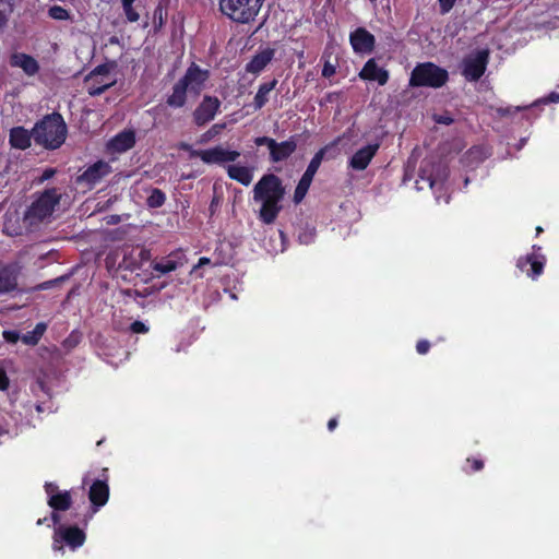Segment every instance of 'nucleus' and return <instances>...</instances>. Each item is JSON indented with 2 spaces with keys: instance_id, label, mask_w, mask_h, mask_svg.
Instances as JSON below:
<instances>
[{
  "instance_id": "obj_1",
  "label": "nucleus",
  "mask_w": 559,
  "mask_h": 559,
  "mask_svg": "<svg viewBox=\"0 0 559 559\" xmlns=\"http://www.w3.org/2000/svg\"><path fill=\"white\" fill-rule=\"evenodd\" d=\"M252 193L254 202L261 203L259 219L265 225L273 224L283 210L286 194L282 179L274 174H265L254 185Z\"/></svg>"
},
{
  "instance_id": "obj_2",
  "label": "nucleus",
  "mask_w": 559,
  "mask_h": 559,
  "mask_svg": "<svg viewBox=\"0 0 559 559\" xmlns=\"http://www.w3.org/2000/svg\"><path fill=\"white\" fill-rule=\"evenodd\" d=\"M210 79V71L192 62L185 74L173 85L166 104L171 108H182L188 100V94L199 96Z\"/></svg>"
},
{
  "instance_id": "obj_3",
  "label": "nucleus",
  "mask_w": 559,
  "mask_h": 559,
  "mask_svg": "<svg viewBox=\"0 0 559 559\" xmlns=\"http://www.w3.org/2000/svg\"><path fill=\"white\" fill-rule=\"evenodd\" d=\"M67 134V124L59 112L44 116L33 128L35 143L47 150L59 148L64 143Z\"/></svg>"
},
{
  "instance_id": "obj_4",
  "label": "nucleus",
  "mask_w": 559,
  "mask_h": 559,
  "mask_svg": "<svg viewBox=\"0 0 559 559\" xmlns=\"http://www.w3.org/2000/svg\"><path fill=\"white\" fill-rule=\"evenodd\" d=\"M70 515L78 519L75 524L59 525L53 530L51 547L56 552H63L64 546H68L71 550H75L82 547L86 540V533L83 527L87 526L92 515H81L76 509H73Z\"/></svg>"
},
{
  "instance_id": "obj_5",
  "label": "nucleus",
  "mask_w": 559,
  "mask_h": 559,
  "mask_svg": "<svg viewBox=\"0 0 559 559\" xmlns=\"http://www.w3.org/2000/svg\"><path fill=\"white\" fill-rule=\"evenodd\" d=\"M448 177L449 168L441 160L425 158L419 167L416 187L418 190H423L424 186L421 183H426L429 189L437 193L442 191Z\"/></svg>"
},
{
  "instance_id": "obj_6",
  "label": "nucleus",
  "mask_w": 559,
  "mask_h": 559,
  "mask_svg": "<svg viewBox=\"0 0 559 559\" xmlns=\"http://www.w3.org/2000/svg\"><path fill=\"white\" fill-rule=\"evenodd\" d=\"M449 80L445 69L433 62L418 63L412 71L409 85L413 87H442Z\"/></svg>"
},
{
  "instance_id": "obj_7",
  "label": "nucleus",
  "mask_w": 559,
  "mask_h": 559,
  "mask_svg": "<svg viewBox=\"0 0 559 559\" xmlns=\"http://www.w3.org/2000/svg\"><path fill=\"white\" fill-rule=\"evenodd\" d=\"M263 0H219L221 12L237 23H249L258 15Z\"/></svg>"
},
{
  "instance_id": "obj_8",
  "label": "nucleus",
  "mask_w": 559,
  "mask_h": 559,
  "mask_svg": "<svg viewBox=\"0 0 559 559\" xmlns=\"http://www.w3.org/2000/svg\"><path fill=\"white\" fill-rule=\"evenodd\" d=\"M60 199L61 195L56 188L46 189L32 202L25 213V219L31 224L44 221L52 214Z\"/></svg>"
},
{
  "instance_id": "obj_9",
  "label": "nucleus",
  "mask_w": 559,
  "mask_h": 559,
  "mask_svg": "<svg viewBox=\"0 0 559 559\" xmlns=\"http://www.w3.org/2000/svg\"><path fill=\"white\" fill-rule=\"evenodd\" d=\"M258 146H267L270 156L269 160L273 164L281 163L289 158L297 150V142L292 136L286 141L277 142L270 136H258L254 139Z\"/></svg>"
},
{
  "instance_id": "obj_10",
  "label": "nucleus",
  "mask_w": 559,
  "mask_h": 559,
  "mask_svg": "<svg viewBox=\"0 0 559 559\" xmlns=\"http://www.w3.org/2000/svg\"><path fill=\"white\" fill-rule=\"evenodd\" d=\"M326 150H328V146H324V147L320 148L313 155L306 171L301 176V178L295 189V192H294V202L296 204L300 203L304 200V198L306 197V194L311 186V182L313 180V177L317 174V171L324 158Z\"/></svg>"
},
{
  "instance_id": "obj_11",
  "label": "nucleus",
  "mask_w": 559,
  "mask_h": 559,
  "mask_svg": "<svg viewBox=\"0 0 559 559\" xmlns=\"http://www.w3.org/2000/svg\"><path fill=\"white\" fill-rule=\"evenodd\" d=\"M222 102L218 97L204 95L202 100L192 111L193 123L201 128L211 122L221 111Z\"/></svg>"
},
{
  "instance_id": "obj_12",
  "label": "nucleus",
  "mask_w": 559,
  "mask_h": 559,
  "mask_svg": "<svg viewBox=\"0 0 559 559\" xmlns=\"http://www.w3.org/2000/svg\"><path fill=\"white\" fill-rule=\"evenodd\" d=\"M540 251V246L533 245L532 252L520 257L516 261V266L520 271L526 273L532 280H536L544 272L547 259Z\"/></svg>"
},
{
  "instance_id": "obj_13",
  "label": "nucleus",
  "mask_w": 559,
  "mask_h": 559,
  "mask_svg": "<svg viewBox=\"0 0 559 559\" xmlns=\"http://www.w3.org/2000/svg\"><path fill=\"white\" fill-rule=\"evenodd\" d=\"M489 59L487 49L478 50L463 60L462 74L469 82L478 81L485 73Z\"/></svg>"
},
{
  "instance_id": "obj_14",
  "label": "nucleus",
  "mask_w": 559,
  "mask_h": 559,
  "mask_svg": "<svg viewBox=\"0 0 559 559\" xmlns=\"http://www.w3.org/2000/svg\"><path fill=\"white\" fill-rule=\"evenodd\" d=\"M191 156L199 157L204 164L207 165H223L238 159L240 153L235 150H227L221 145L207 150L194 151Z\"/></svg>"
},
{
  "instance_id": "obj_15",
  "label": "nucleus",
  "mask_w": 559,
  "mask_h": 559,
  "mask_svg": "<svg viewBox=\"0 0 559 559\" xmlns=\"http://www.w3.org/2000/svg\"><path fill=\"white\" fill-rule=\"evenodd\" d=\"M112 173L110 164L99 159L90 165L81 175L76 177V183L84 185L88 189H93L105 177Z\"/></svg>"
},
{
  "instance_id": "obj_16",
  "label": "nucleus",
  "mask_w": 559,
  "mask_h": 559,
  "mask_svg": "<svg viewBox=\"0 0 559 559\" xmlns=\"http://www.w3.org/2000/svg\"><path fill=\"white\" fill-rule=\"evenodd\" d=\"M188 262L186 253L182 250H175L158 261H153L151 266L154 272L167 274L182 267Z\"/></svg>"
},
{
  "instance_id": "obj_17",
  "label": "nucleus",
  "mask_w": 559,
  "mask_h": 559,
  "mask_svg": "<svg viewBox=\"0 0 559 559\" xmlns=\"http://www.w3.org/2000/svg\"><path fill=\"white\" fill-rule=\"evenodd\" d=\"M349 43L355 52L370 53L376 46L374 36L364 27H358L349 35Z\"/></svg>"
},
{
  "instance_id": "obj_18",
  "label": "nucleus",
  "mask_w": 559,
  "mask_h": 559,
  "mask_svg": "<svg viewBox=\"0 0 559 559\" xmlns=\"http://www.w3.org/2000/svg\"><path fill=\"white\" fill-rule=\"evenodd\" d=\"M380 145L378 143L368 144L353 154L348 160V166L354 170H365L372 158L376 156Z\"/></svg>"
},
{
  "instance_id": "obj_19",
  "label": "nucleus",
  "mask_w": 559,
  "mask_h": 559,
  "mask_svg": "<svg viewBox=\"0 0 559 559\" xmlns=\"http://www.w3.org/2000/svg\"><path fill=\"white\" fill-rule=\"evenodd\" d=\"M358 75L361 80L377 82L381 86L385 85L390 78L389 71L380 68L373 58L364 64Z\"/></svg>"
},
{
  "instance_id": "obj_20",
  "label": "nucleus",
  "mask_w": 559,
  "mask_h": 559,
  "mask_svg": "<svg viewBox=\"0 0 559 559\" xmlns=\"http://www.w3.org/2000/svg\"><path fill=\"white\" fill-rule=\"evenodd\" d=\"M88 499L94 508L93 512H96L107 503L109 499V486L106 479H97L91 485Z\"/></svg>"
},
{
  "instance_id": "obj_21",
  "label": "nucleus",
  "mask_w": 559,
  "mask_h": 559,
  "mask_svg": "<svg viewBox=\"0 0 559 559\" xmlns=\"http://www.w3.org/2000/svg\"><path fill=\"white\" fill-rule=\"evenodd\" d=\"M275 49L265 48L259 52H257L251 60L246 64V71L248 73L258 75L260 74L266 66L274 59Z\"/></svg>"
},
{
  "instance_id": "obj_22",
  "label": "nucleus",
  "mask_w": 559,
  "mask_h": 559,
  "mask_svg": "<svg viewBox=\"0 0 559 559\" xmlns=\"http://www.w3.org/2000/svg\"><path fill=\"white\" fill-rule=\"evenodd\" d=\"M10 64L15 68H21L28 76H33L39 71V63L37 60L33 56L24 52L12 53Z\"/></svg>"
},
{
  "instance_id": "obj_23",
  "label": "nucleus",
  "mask_w": 559,
  "mask_h": 559,
  "mask_svg": "<svg viewBox=\"0 0 559 559\" xmlns=\"http://www.w3.org/2000/svg\"><path fill=\"white\" fill-rule=\"evenodd\" d=\"M135 145V132L133 130H123L116 134L109 141V147L114 152L123 153Z\"/></svg>"
},
{
  "instance_id": "obj_24",
  "label": "nucleus",
  "mask_w": 559,
  "mask_h": 559,
  "mask_svg": "<svg viewBox=\"0 0 559 559\" xmlns=\"http://www.w3.org/2000/svg\"><path fill=\"white\" fill-rule=\"evenodd\" d=\"M33 130L28 131L24 127H14L10 130V145L17 150H26L31 146Z\"/></svg>"
},
{
  "instance_id": "obj_25",
  "label": "nucleus",
  "mask_w": 559,
  "mask_h": 559,
  "mask_svg": "<svg viewBox=\"0 0 559 559\" xmlns=\"http://www.w3.org/2000/svg\"><path fill=\"white\" fill-rule=\"evenodd\" d=\"M17 287V273L14 267L5 265L0 269V294L11 293Z\"/></svg>"
},
{
  "instance_id": "obj_26",
  "label": "nucleus",
  "mask_w": 559,
  "mask_h": 559,
  "mask_svg": "<svg viewBox=\"0 0 559 559\" xmlns=\"http://www.w3.org/2000/svg\"><path fill=\"white\" fill-rule=\"evenodd\" d=\"M227 175L243 186H249L253 178L252 169L240 165H228Z\"/></svg>"
},
{
  "instance_id": "obj_27",
  "label": "nucleus",
  "mask_w": 559,
  "mask_h": 559,
  "mask_svg": "<svg viewBox=\"0 0 559 559\" xmlns=\"http://www.w3.org/2000/svg\"><path fill=\"white\" fill-rule=\"evenodd\" d=\"M47 504L55 511H68L72 506V497L70 491L63 490L58 495H53L47 500Z\"/></svg>"
},
{
  "instance_id": "obj_28",
  "label": "nucleus",
  "mask_w": 559,
  "mask_h": 559,
  "mask_svg": "<svg viewBox=\"0 0 559 559\" xmlns=\"http://www.w3.org/2000/svg\"><path fill=\"white\" fill-rule=\"evenodd\" d=\"M277 83L278 81L276 79H273L272 81L263 83L259 86V90L253 99V105L255 109H261L265 106V104L269 102V93L276 87Z\"/></svg>"
},
{
  "instance_id": "obj_29",
  "label": "nucleus",
  "mask_w": 559,
  "mask_h": 559,
  "mask_svg": "<svg viewBox=\"0 0 559 559\" xmlns=\"http://www.w3.org/2000/svg\"><path fill=\"white\" fill-rule=\"evenodd\" d=\"M85 84L87 86L88 95L99 96L103 93H105L108 88L114 86L116 84V81L115 80L105 81L104 79L98 80V78H97L96 81H92V82L85 83Z\"/></svg>"
},
{
  "instance_id": "obj_30",
  "label": "nucleus",
  "mask_w": 559,
  "mask_h": 559,
  "mask_svg": "<svg viewBox=\"0 0 559 559\" xmlns=\"http://www.w3.org/2000/svg\"><path fill=\"white\" fill-rule=\"evenodd\" d=\"M136 0H121V5L126 19L130 23H135L140 20V13L138 12L139 4L134 5Z\"/></svg>"
},
{
  "instance_id": "obj_31",
  "label": "nucleus",
  "mask_w": 559,
  "mask_h": 559,
  "mask_svg": "<svg viewBox=\"0 0 559 559\" xmlns=\"http://www.w3.org/2000/svg\"><path fill=\"white\" fill-rule=\"evenodd\" d=\"M166 194L158 188L151 189V193L146 199V205L151 209H157L164 205Z\"/></svg>"
},
{
  "instance_id": "obj_32",
  "label": "nucleus",
  "mask_w": 559,
  "mask_h": 559,
  "mask_svg": "<svg viewBox=\"0 0 559 559\" xmlns=\"http://www.w3.org/2000/svg\"><path fill=\"white\" fill-rule=\"evenodd\" d=\"M114 68V64L111 63H102L95 67L86 76L84 82L90 83L92 81H96L98 76H106L109 74L111 69Z\"/></svg>"
},
{
  "instance_id": "obj_33",
  "label": "nucleus",
  "mask_w": 559,
  "mask_h": 559,
  "mask_svg": "<svg viewBox=\"0 0 559 559\" xmlns=\"http://www.w3.org/2000/svg\"><path fill=\"white\" fill-rule=\"evenodd\" d=\"M13 12V2L8 0L0 3V31H2L9 21L10 15Z\"/></svg>"
},
{
  "instance_id": "obj_34",
  "label": "nucleus",
  "mask_w": 559,
  "mask_h": 559,
  "mask_svg": "<svg viewBox=\"0 0 559 559\" xmlns=\"http://www.w3.org/2000/svg\"><path fill=\"white\" fill-rule=\"evenodd\" d=\"M48 13L50 17L58 21H66L70 17L69 11L61 5L51 7Z\"/></svg>"
},
{
  "instance_id": "obj_35",
  "label": "nucleus",
  "mask_w": 559,
  "mask_h": 559,
  "mask_svg": "<svg viewBox=\"0 0 559 559\" xmlns=\"http://www.w3.org/2000/svg\"><path fill=\"white\" fill-rule=\"evenodd\" d=\"M225 128H226V123L225 122L215 123L203 134V136L209 139V140L213 139V138L217 136L218 134H221V132Z\"/></svg>"
},
{
  "instance_id": "obj_36",
  "label": "nucleus",
  "mask_w": 559,
  "mask_h": 559,
  "mask_svg": "<svg viewBox=\"0 0 559 559\" xmlns=\"http://www.w3.org/2000/svg\"><path fill=\"white\" fill-rule=\"evenodd\" d=\"M2 336L5 342L11 343V344H15L19 340H22V336L15 330H4L2 332Z\"/></svg>"
},
{
  "instance_id": "obj_37",
  "label": "nucleus",
  "mask_w": 559,
  "mask_h": 559,
  "mask_svg": "<svg viewBox=\"0 0 559 559\" xmlns=\"http://www.w3.org/2000/svg\"><path fill=\"white\" fill-rule=\"evenodd\" d=\"M433 120L436 123H439V124H444V126H450L454 122V119L453 117L445 112V114H440V115H435L433 116Z\"/></svg>"
},
{
  "instance_id": "obj_38",
  "label": "nucleus",
  "mask_w": 559,
  "mask_h": 559,
  "mask_svg": "<svg viewBox=\"0 0 559 559\" xmlns=\"http://www.w3.org/2000/svg\"><path fill=\"white\" fill-rule=\"evenodd\" d=\"M466 463L471 465V472H479L484 468V461L476 457H467Z\"/></svg>"
},
{
  "instance_id": "obj_39",
  "label": "nucleus",
  "mask_w": 559,
  "mask_h": 559,
  "mask_svg": "<svg viewBox=\"0 0 559 559\" xmlns=\"http://www.w3.org/2000/svg\"><path fill=\"white\" fill-rule=\"evenodd\" d=\"M130 331L136 334H144L148 332V328L142 321H134L130 325Z\"/></svg>"
},
{
  "instance_id": "obj_40",
  "label": "nucleus",
  "mask_w": 559,
  "mask_h": 559,
  "mask_svg": "<svg viewBox=\"0 0 559 559\" xmlns=\"http://www.w3.org/2000/svg\"><path fill=\"white\" fill-rule=\"evenodd\" d=\"M336 73V68L334 64H332L330 61H325L322 69V76L323 78H331Z\"/></svg>"
},
{
  "instance_id": "obj_41",
  "label": "nucleus",
  "mask_w": 559,
  "mask_h": 559,
  "mask_svg": "<svg viewBox=\"0 0 559 559\" xmlns=\"http://www.w3.org/2000/svg\"><path fill=\"white\" fill-rule=\"evenodd\" d=\"M22 342L26 345L35 346L39 343V340L35 334H32V331H29L22 336Z\"/></svg>"
},
{
  "instance_id": "obj_42",
  "label": "nucleus",
  "mask_w": 559,
  "mask_h": 559,
  "mask_svg": "<svg viewBox=\"0 0 559 559\" xmlns=\"http://www.w3.org/2000/svg\"><path fill=\"white\" fill-rule=\"evenodd\" d=\"M430 349V343L427 340H419L416 344V350L419 355H426Z\"/></svg>"
},
{
  "instance_id": "obj_43",
  "label": "nucleus",
  "mask_w": 559,
  "mask_h": 559,
  "mask_svg": "<svg viewBox=\"0 0 559 559\" xmlns=\"http://www.w3.org/2000/svg\"><path fill=\"white\" fill-rule=\"evenodd\" d=\"M456 0H439L440 12L448 13L454 7Z\"/></svg>"
},
{
  "instance_id": "obj_44",
  "label": "nucleus",
  "mask_w": 559,
  "mask_h": 559,
  "mask_svg": "<svg viewBox=\"0 0 559 559\" xmlns=\"http://www.w3.org/2000/svg\"><path fill=\"white\" fill-rule=\"evenodd\" d=\"M47 328H48L47 323L38 322L35 325L34 330L32 331V334H35L38 337V340L40 341V338L43 337V335L47 331Z\"/></svg>"
},
{
  "instance_id": "obj_45",
  "label": "nucleus",
  "mask_w": 559,
  "mask_h": 559,
  "mask_svg": "<svg viewBox=\"0 0 559 559\" xmlns=\"http://www.w3.org/2000/svg\"><path fill=\"white\" fill-rule=\"evenodd\" d=\"M47 328H48L47 323L38 322L35 325L34 330L32 331V334H35L38 337V340L40 341V338L43 337V335L47 331Z\"/></svg>"
},
{
  "instance_id": "obj_46",
  "label": "nucleus",
  "mask_w": 559,
  "mask_h": 559,
  "mask_svg": "<svg viewBox=\"0 0 559 559\" xmlns=\"http://www.w3.org/2000/svg\"><path fill=\"white\" fill-rule=\"evenodd\" d=\"M44 488H45V492L47 493L48 498H50L51 496L53 495H58L60 493L61 491L59 490L58 486L55 484V483H49L47 481L45 485H44Z\"/></svg>"
},
{
  "instance_id": "obj_47",
  "label": "nucleus",
  "mask_w": 559,
  "mask_h": 559,
  "mask_svg": "<svg viewBox=\"0 0 559 559\" xmlns=\"http://www.w3.org/2000/svg\"><path fill=\"white\" fill-rule=\"evenodd\" d=\"M10 385V380L8 378L7 372L3 369H0V390L5 391Z\"/></svg>"
},
{
  "instance_id": "obj_48",
  "label": "nucleus",
  "mask_w": 559,
  "mask_h": 559,
  "mask_svg": "<svg viewBox=\"0 0 559 559\" xmlns=\"http://www.w3.org/2000/svg\"><path fill=\"white\" fill-rule=\"evenodd\" d=\"M62 280H63L62 277H58V278H56V280L46 281V282H44V283L39 284V285L37 286V289H39V290H44V289L51 288L52 286H55V284H57V283L61 282Z\"/></svg>"
},
{
  "instance_id": "obj_49",
  "label": "nucleus",
  "mask_w": 559,
  "mask_h": 559,
  "mask_svg": "<svg viewBox=\"0 0 559 559\" xmlns=\"http://www.w3.org/2000/svg\"><path fill=\"white\" fill-rule=\"evenodd\" d=\"M56 175V169L55 168H46L41 176L39 177V181L40 182H44L46 180H49L50 178H52L53 176Z\"/></svg>"
},
{
  "instance_id": "obj_50",
  "label": "nucleus",
  "mask_w": 559,
  "mask_h": 559,
  "mask_svg": "<svg viewBox=\"0 0 559 559\" xmlns=\"http://www.w3.org/2000/svg\"><path fill=\"white\" fill-rule=\"evenodd\" d=\"M211 263L210 258L202 257L199 259L198 263L192 267L191 274L195 273L199 267H202L204 265H209Z\"/></svg>"
},
{
  "instance_id": "obj_51",
  "label": "nucleus",
  "mask_w": 559,
  "mask_h": 559,
  "mask_svg": "<svg viewBox=\"0 0 559 559\" xmlns=\"http://www.w3.org/2000/svg\"><path fill=\"white\" fill-rule=\"evenodd\" d=\"M59 512L60 511L52 510V512L50 513V516L48 518L52 522L55 527L62 525L61 524V515L59 514Z\"/></svg>"
},
{
  "instance_id": "obj_52",
  "label": "nucleus",
  "mask_w": 559,
  "mask_h": 559,
  "mask_svg": "<svg viewBox=\"0 0 559 559\" xmlns=\"http://www.w3.org/2000/svg\"><path fill=\"white\" fill-rule=\"evenodd\" d=\"M548 103H559V93L552 92L547 97Z\"/></svg>"
},
{
  "instance_id": "obj_53",
  "label": "nucleus",
  "mask_w": 559,
  "mask_h": 559,
  "mask_svg": "<svg viewBox=\"0 0 559 559\" xmlns=\"http://www.w3.org/2000/svg\"><path fill=\"white\" fill-rule=\"evenodd\" d=\"M337 418L336 417H333L331 418L329 421H328V429L330 431H333L336 427H337Z\"/></svg>"
},
{
  "instance_id": "obj_54",
  "label": "nucleus",
  "mask_w": 559,
  "mask_h": 559,
  "mask_svg": "<svg viewBox=\"0 0 559 559\" xmlns=\"http://www.w3.org/2000/svg\"><path fill=\"white\" fill-rule=\"evenodd\" d=\"M156 19H159V25L163 24V17H162V8L158 7L156 8V10L154 11V20Z\"/></svg>"
},
{
  "instance_id": "obj_55",
  "label": "nucleus",
  "mask_w": 559,
  "mask_h": 559,
  "mask_svg": "<svg viewBox=\"0 0 559 559\" xmlns=\"http://www.w3.org/2000/svg\"><path fill=\"white\" fill-rule=\"evenodd\" d=\"M48 520H49V519H48V516H45V518H43V519H38V520H37V522H36V524H37V525H43V524L47 523V522H48Z\"/></svg>"
},
{
  "instance_id": "obj_56",
  "label": "nucleus",
  "mask_w": 559,
  "mask_h": 559,
  "mask_svg": "<svg viewBox=\"0 0 559 559\" xmlns=\"http://www.w3.org/2000/svg\"><path fill=\"white\" fill-rule=\"evenodd\" d=\"M540 233H543V228L540 226L536 227V235L538 236Z\"/></svg>"
},
{
  "instance_id": "obj_57",
  "label": "nucleus",
  "mask_w": 559,
  "mask_h": 559,
  "mask_svg": "<svg viewBox=\"0 0 559 559\" xmlns=\"http://www.w3.org/2000/svg\"><path fill=\"white\" fill-rule=\"evenodd\" d=\"M147 253H148V252H147V251H145V250H141V252H140V254H141L142 257L146 255Z\"/></svg>"
},
{
  "instance_id": "obj_58",
  "label": "nucleus",
  "mask_w": 559,
  "mask_h": 559,
  "mask_svg": "<svg viewBox=\"0 0 559 559\" xmlns=\"http://www.w3.org/2000/svg\"><path fill=\"white\" fill-rule=\"evenodd\" d=\"M370 2L376 3V2H377V0H370Z\"/></svg>"
}]
</instances>
